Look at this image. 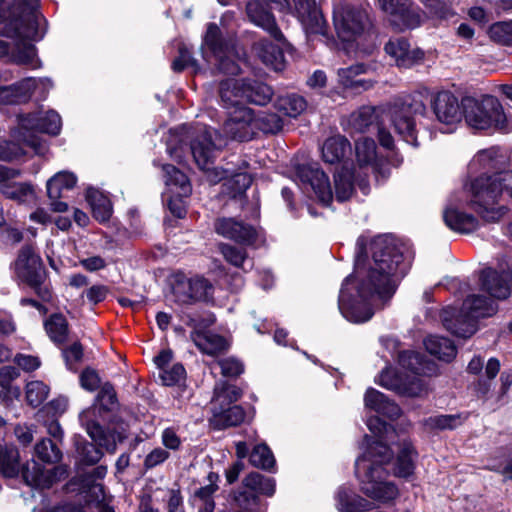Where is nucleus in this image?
Returning <instances> with one entry per match:
<instances>
[{
	"instance_id": "7",
	"label": "nucleus",
	"mask_w": 512,
	"mask_h": 512,
	"mask_svg": "<svg viewBox=\"0 0 512 512\" xmlns=\"http://www.w3.org/2000/svg\"><path fill=\"white\" fill-rule=\"evenodd\" d=\"M462 108L466 123L479 130L493 128L508 133L512 124L507 119L499 100L492 95H485L481 99L464 97Z\"/></svg>"
},
{
	"instance_id": "60",
	"label": "nucleus",
	"mask_w": 512,
	"mask_h": 512,
	"mask_svg": "<svg viewBox=\"0 0 512 512\" xmlns=\"http://www.w3.org/2000/svg\"><path fill=\"white\" fill-rule=\"evenodd\" d=\"M2 193L10 199L17 201H25L26 198L33 193V188L28 183L4 184Z\"/></svg>"
},
{
	"instance_id": "63",
	"label": "nucleus",
	"mask_w": 512,
	"mask_h": 512,
	"mask_svg": "<svg viewBox=\"0 0 512 512\" xmlns=\"http://www.w3.org/2000/svg\"><path fill=\"white\" fill-rule=\"evenodd\" d=\"M189 196H182L178 193L171 194L168 200V211L175 219H183L187 214L186 199Z\"/></svg>"
},
{
	"instance_id": "18",
	"label": "nucleus",
	"mask_w": 512,
	"mask_h": 512,
	"mask_svg": "<svg viewBox=\"0 0 512 512\" xmlns=\"http://www.w3.org/2000/svg\"><path fill=\"white\" fill-rule=\"evenodd\" d=\"M300 181L309 186L320 202L330 205L333 200V191L327 174L318 164H303L296 169Z\"/></svg>"
},
{
	"instance_id": "39",
	"label": "nucleus",
	"mask_w": 512,
	"mask_h": 512,
	"mask_svg": "<svg viewBox=\"0 0 512 512\" xmlns=\"http://www.w3.org/2000/svg\"><path fill=\"white\" fill-rule=\"evenodd\" d=\"M163 172L166 185L170 188L171 194L178 193L182 196H190L192 187L185 173L171 164L163 165Z\"/></svg>"
},
{
	"instance_id": "35",
	"label": "nucleus",
	"mask_w": 512,
	"mask_h": 512,
	"mask_svg": "<svg viewBox=\"0 0 512 512\" xmlns=\"http://www.w3.org/2000/svg\"><path fill=\"white\" fill-rule=\"evenodd\" d=\"M351 153L350 142L341 135L332 136L325 140L322 146V157L326 163L335 164L345 159Z\"/></svg>"
},
{
	"instance_id": "21",
	"label": "nucleus",
	"mask_w": 512,
	"mask_h": 512,
	"mask_svg": "<svg viewBox=\"0 0 512 512\" xmlns=\"http://www.w3.org/2000/svg\"><path fill=\"white\" fill-rule=\"evenodd\" d=\"M384 50L395 59L396 65L402 68H411L424 59V52L419 48L411 49L409 41L404 37L390 39Z\"/></svg>"
},
{
	"instance_id": "64",
	"label": "nucleus",
	"mask_w": 512,
	"mask_h": 512,
	"mask_svg": "<svg viewBox=\"0 0 512 512\" xmlns=\"http://www.w3.org/2000/svg\"><path fill=\"white\" fill-rule=\"evenodd\" d=\"M62 355L67 367L72 370L83 358V346L79 341H76L70 346L63 348Z\"/></svg>"
},
{
	"instance_id": "8",
	"label": "nucleus",
	"mask_w": 512,
	"mask_h": 512,
	"mask_svg": "<svg viewBox=\"0 0 512 512\" xmlns=\"http://www.w3.org/2000/svg\"><path fill=\"white\" fill-rule=\"evenodd\" d=\"M355 474L361 491L370 499L388 504L398 497V487L393 482L386 481L388 473L381 464H369L366 459H357Z\"/></svg>"
},
{
	"instance_id": "16",
	"label": "nucleus",
	"mask_w": 512,
	"mask_h": 512,
	"mask_svg": "<svg viewBox=\"0 0 512 512\" xmlns=\"http://www.w3.org/2000/svg\"><path fill=\"white\" fill-rule=\"evenodd\" d=\"M49 78L27 77L16 83L7 86H0V104L16 105L26 103L32 95L33 90L41 86L44 90L52 87Z\"/></svg>"
},
{
	"instance_id": "29",
	"label": "nucleus",
	"mask_w": 512,
	"mask_h": 512,
	"mask_svg": "<svg viewBox=\"0 0 512 512\" xmlns=\"http://www.w3.org/2000/svg\"><path fill=\"white\" fill-rule=\"evenodd\" d=\"M398 363L415 375L431 376L437 370L433 361L428 360L422 353L411 350L401 351L398 354Z\"/></svg>"
},
{
	"instance_id": "62",
	"label": "nucleus",
	"mask_w": 512,
	"mask_h": 512,
	"mask_svg": "<svg viewBox=\"0 0 512 512\" xmlns=\"http://www.w3.org/2000/svg\"><path fill=\"white\" fill-rule=\"evenodd\" d=\"M221 374L224 377L236 378L244 372V365L236 358L228 357L218 361Z\"/></svg>"
},
{
	"instance_id": "50",
	"label": "nucleus",
	"mask_w": 512,
	"mask_h": 512,
	"mask_svg": "<svg viewBox=\"0 0 512 512\" xmlns=\"http://www.w3.org/2000/svg\"><path fill=\"white\" fill-rule=\"evenodd\" d=\"M467 415L452 414V415H436L431 416L425 420V425L431 430H453L464 423Z\"/></svg>"
},
{
	"instance_id": "11",
	"label": "nucleus",
	"mask_w": 512,
	"mask_h": 512,
	"mask_svg": "<svg viewBox=\"0 0 512 512\" xmlns=\"http://www.w3.org/2000/svg\"><path fill=\"white\" fill-rule=\"evenodd\" d=\"M333 22L338 37L344 42L354 41L371 27L366 9L352 5L335 9Z\"/></svg>"
},
{
	"instance_id": "14",
	"label": "nucleus",
	"mask_w": 512,
	"mask_h": 512,
	"mask_svg": "<svg viewBox=\"0 0 512 512\" xmlns=\"http://www.w3.org/2000/svg\"><path fill=\"white\" fill-rule=\"evenodd\" d=\"M173 291L179 301L190 304L197 301L208 302L213 299L214 287L203 276L187 278L184 274H179L176 276Z\"/></svg>"
},
{
	"instance_id": "56",
	"label": "nucleus",
	"mask_w": 512,
	"mask_h": 512,
	"mask_svg": "<svg viewBox=\"0 0 512 512\" xmlns=\"http://www.w3.org/2000/svg\"><path fill=\"white\" fill-rule=\"evenodd\" d=\"M219 251L229 264L237 268L244 269V263L248 258V254L245 248H239L227 243H220Z\"/></svg>"
},
{
	"instance_id": "25",
	"label": "nucleus",
	"mask_w": 512,
	"mask_h": 512,
	"mask_svg": "<svg viewBox=\"0 0 512 512\" xmlns=\"http://www.w3.org/2000/svg\"><path fill=\"white\" fill-rule=\"evenodd\" d=\"M241 88L243 101L257 106L267 105L274 95L270 85L254 78H241Z\"/></svg>"
},
{
	"instance_id": "9",
	"label": "nucleus",
	"mask_w": 512,
	"mask_h": 512,
	"mask_svg": "<svg viewBox=\"0 0 512 512\" xmlns=\"http://www.w3.org/2000/svg\"><path fill=\"white\" fill-rule=\"evenodd\" d=\"M18 278L28 285L39 298L49 301L52 297L50 289L44 285L47 271L39 254L32 244L24 245L14 262Z\"/></svg>"
},
{
	"instance_id": "36",
	"label": "nucleus",
	"mask_w": 512,
	"mask_h": 512,
	"mask_svg": "<svg viewBox=\"0 0 512 512\" xmlns=\"http://www.w3.org/2000/svg\"><path fill=\"white\" fill-rule=\"evenodd\" d=\"M424 346L429 354L445 362L452 361L457 354L454 342L443 336L429 335L424 340Z\"/></svg>"
},
{
	"instance_id": "57",
	"label": "nucleus",
	"mask_w": 512,
	"mask_h": 512,
	"mask_svg": "<svg viewBox=\"0 0 512 512\" xmlns=\"http://www.w3.org/2000/svg\"><path fill=\"white\" fill-rule=\"evenodd\" d=\"M443 220L447 225L450 224H477V218L472 214L465 212L458 207L448 205L443 211Z\"/></svg>"
},
{
	"instance_id": "15",
	"label": "nucleus",
	"mask_w": 512,
	"mask_h": 512,
	"mask_svg": "<svg viewBox=\"0 0 512 512\" xmlns=\"http://www.w3.org/2000/svg\"><path fill=\"white\" fill-rule=\"evenodd\" d=\"M389 16L390 23L399 30L413 29L420 25L421 16L411 0H377Z\"/></svg>"
},
{
	"instance_id": "52",
	"label": "nucleus",
	"mask_w": 512,
	"mask_h": 512,
	"mask_svg": "<svg viewBox=\"0 0 512 512\" xmlns=\"http://www.w3.org/2000/svg\"><path fill=\"white\" fill-rule=\"evenodd\" d=\"M390 458V448L381 441H374L358 459H366L369 464L379 463L384 467V463L388 462Z\"/></svg>"
},
{
	"instance_id": "17",
	"label": "nucleus",
	"mask_w": 512,
	"mask_h": 512,
	"mask_svg": "<svg viewBox=\"0 0 512 512\" xmlns=\"http://www.w3.org/2000/svg\"><path fill=\"white\" fill-rule=\"evenodd\" d=\"M223 130L233 140H252L255 137L254 110L247 106L237 107L225 120Z\"/></svg>"
},
{
	"instance_id": "53",
	"label": "nucleus",
	"mask_w": 512,
	"mask_h": 512,
	"mask_svg": "<svg viewBox=\"0 0 512 512\" xmlns=\"http://www.w3.org/2000/svg\"><path fill=\"white\" fill-rule=\"evenodd\" d=\"M178 54V57L174 59L171 66L174 72L179 73L186 68H192L194 73L200 71L198 61L193 57V53L188 46L185 44L180 45Z\"/></svg>"
},
{
	"instance_id": "23",
	"label": "nucleus",
	"mask_w": 512,
	"mask_h": 512,
	"mask_svg": "<svg viewBox=\"0 0 512 512\" xmlns=\"http://www.w3.org/2000/svg\"><path fill=\"white\" fill-rule=\"evenodd\" d=\"M379 384L388 390L407 397H418L425 390L422 380L414 377L407 382L398 373L390 370L382 371Z\"/></svg>"
},
{
	"instance_id": "26",
	"label": "nucleus",
	"mask_w": 512,
	"mask_h": 512,
	"mask_svg": "<svg viewBox=\"0 0 512 512\" xmlns=\"http://www.w3.org/2000/svg\"><path fill=\"white\" fill-rule=\"evenodd\" d=\"M61 125V117L54 110H49L41 114H29L21 120V126L27 130L38 131L54 136L60 133Z\"/></svg>"
},
{
	"instance_id": "5",
	"label": "nucleus",
	"mask_w": 512,
	"mask_h": 512,
	"mask_svg": "<svg viewBox=\"0 0 512 512\" xmlns=\"http://www.w3.org/2000/svg\"><path fill=\"white\" fill-rule=\"evenodd\" d=\"M246 14L249 20L263 29L277 42L274 44L268 40H260L255 44V49L261 61L276 72L285 68L284 49L290 44L279 28L273 13L258 0H251L246 5Z\"/></svg>"
},
{
	"instance_id": "2",
	"label": "nucleus",
	"mask_w": 512,
	"mask_h": 512,
	"mask_svg": "<svg viewBox=\"0 0 512 512\" xmlns=\"http://www.w3.org/2000/svg\"><path fill=\"white\" fill-rule=\"evenodd\" d=\"M39 1L14 0L8 16L0 21V35L13 39V45L0 39V58L32 69L41 67L37 49L32 43L43 38L38 23Z\"/></svg>"
},
{
	"instance_id": "30",
	"label": "nucleus",
	"mask_w": 512,
	"mask_h": 512,
	"mask_svg": "<svg viewBox=\"0 0 512 512\" xmlns=\"http://www.w3.org/2000/svg\"><path fill=\"white\" fill-rule=\"evenodd\" d=\"M93 218L98 222H107L113 213V205L108 194L103 191L89 187L85 194Z\"/></svg>"
},
{
	"instance_id": "58",
	"label": "nucleus",
	"mask_w": 512,
	"mask_h": 512,
	"mask_svg": "<svg viewBox=\"0 0 512 512\" xmlns=\"http://www.w3.org/2000/svg\"><path fill=\"white\" fill-rule=\"evenodd\" d=\"M490 38L501 45H512V21L494 23L489 29Z\"/></svg>"
},
{
	"instance_id": "6",
	"label": "nucleus",
	"mask_w": 512,
	"mask_h": 512,
	"mask_svg": "<svg viewBox=\"0 0 512 512\" xmlns=\"http://www.w3.org/2000/svg\"><path fill=\"white\" fill-rule=\"evenodd\" d=\"M0 474L16 478L20 474L26 485L36 489H49L56 481L54 469L46 470L35 460L21 465L19 450L12 445H0Z\"/></svg>"
},
{
	"instance_id": "61",
	"label": "nucleus",
	"mask_w": 512,
	"mask_h": 512,
	"mask_svg": "<svg viewBox=\"0 0 512 512\" xmlns=\"http://www.w3.org/2000/svg\"><path fill=\"white\" fill-rule=\"evenodd\" d=\"M24 155L25 151L18 143L0 138V161L11 162Z\"/></svg>"
},
{
	"instance_id": "42",
	"label": "nucleus",
	"mask_w": 512,
	"mask_h": 512,
	"mask_svg": "<svg viewBox=\"0 0 512 512\" xmlns=\"http://www.w3.org/2000/svg\"><path fill=\"white\" fill-rule=\"evenodd\" d=\"M241 79H225L219 84V96L223 107L229 109L241 106L242 91Z\"/></svg>"
},
{
	"instance_id": "44",
	"label": "nucleus",
	"mask_w": 512,
	"mask_h": 512,
	"mask_svg": "<svg viewBox=\"0 0 512 512\" xmlns=\"http://www.w3.org/2000/svg\"><path fill=\"white\" fill-rule=\"evenodd\" d=\"M274 107L284 115L296 118L306 110L307 101L303 96L291 93L277 97Z\"/></svg>"
},
{
	"instance_id": "3",
	"label": "nucleus",
	"mask_w": 512,
	"mask_h": 512,
	"mask_svg": "<svg viewBox=\"0 0 512 512\" xmlns=\"http://www.w3.org/2000/svg\"><path fill=\"white\" fill-rule=\"evenodd\" d=\"M498 152L494 147L478 152L471 166L478 164L486 172L464 183L465 191L472 197L471 208L484 222H499L508 212L507 207L497 201L503 191L512 198V171L488 174V171L498 169Z\"/></svg>"
},
{
	"instance_id": "24",
	"label": "nucleus",
	"mask_w": 512,
	"mask_h": 512,
	"mask_svg": "<svg viewBox=\"0 0 512 512\" xmlns=\"http://www.w3.org/2000/svg\"><path fill=\"white\" fill-rule=\"evenodd\" d=\"M228 50V42L219 26L214 22L208 23L201 45L202 58L210 64L213 56H221L223 53H227Z\"/></svg>"
},
{
	"instance_id": "38",
	"label": "nucleus",
	"mask_w": 512,
	"mask_h": 512,
	"mask_svg": "<svg viewBox=\"0 0 512 512\" xmlns=\"http://www.w3.org/2000/svg\"><path fill=\"white\" fill-rule=\"evenodd\" d=\"M44 328L55 345L61 347L66 344L69 334V323L62 313L51 314L45 320Z\"/></svg>"
},
{
	"instance_id": "32",
	"label": "nucleus",
	"mask_w": 512,
	"mask_h": 512,
	"mask_svg": "<svg viewBox=\"0 0 512 512\" xmlns=\"http://www.w3.org/2000/svg\"><path fill=\"white\" fill-rule=\"evenodd\" d=\"M496 299L480 294L468 295L463 302V310L467 311L476 321L479 318L490 317L496 313Z\"/></svg>"
},
{
	"instance_id": "20",
	"label": "nucleus",
	"mask_w": 512,
	"mask_h": 512,
	"mask_svg": "<svg viewBox=\"0 0 512 512\" xmlns=\"http://www.w3.org/2000/svg\"><path fill=\"white\" fill-rule=\"evenodd\" d=\"M434 114L439 122L444 124H455L464 117L462 101L449 91H441L436 94L432 101Z\"/></svg>"
},
{
	"instance_id": "43",
	"label": "nucleus",
	"mask_w": 512,
	"mask_h": 512,
	"mask_svg": "<svg viewBox=\"0 0 512 512\" xmlns=\"http://www.w3.org/2000/svg\"><path fill=\"white\" fill-rule=\"evenodd\" d=\"M416 455L417 452L413 445L410 442L403 441L396 458L394 474L401 478L411 476L415 469L414 456Z\"/></svg>"
},
{
	"instance_id": "1",
	"label": "nucleus",
	"mask_w": 512,
	"mask_h": 512,
	"mask_svg": "<svg viewBox=\"0 0 512 512\" xmlns=\"http://www.w3.org/2000/svg\"><path fill=\"white\" fill-rule=\"evenodd\" d=\"M369 249L373 263L364 273L357 264L355 274L344 279L338 297L340 312L354 323L372 318L374 311L370 300L386 303L393 297L415 257L412 244L393 234L374 237Z\"/></svg>"
},
{
	"instance_id": "31",
	"label": "nucleus",
	"mask_w": 512,
	"mask_h": 512,
	"mask_svg": "<svg viewBox=\"0 0 512 512\" xmlns=\"http://www.w3.org/2000/svg\"><path fill=\"white\" fill-rule=\"evenodd\" d=\"M337 508L340 512H369L374 504L360 495L355 494L350 488L342 486L336 494Z\"/></svg>"
},
{
	"instance_id": "48",
	"label": "nucleus",
	"mask_w": 512,
	"mask_h": 512,
	"mask_svg": "<svg viewBox=\"0 0 512 512\" xmlns=\"http://www.w3.org/2000/svg\"><path fill=\"white\" fill-rule=\"evenodd\" d=\"M252 184V177L248 173H237L224 183L225 192L230 196L231 201L242 200L246 190Z\"/></svg>"
},
{
	"instance_id": "45",
	"label": "nucleus",
	"mask_w": 512,
	"mask_h": 512,
	"mask_svg": "<svg viewBox=\"0 0 512 512\" xmlns=\"http://www.w3.org/2000/svg\"><path fill=\"white\" fill-rule=\"evenodd\" d=\"M75 447L80 462L88 466L95 465L100 461L103 456V452L100 448H105L99 445L95 440L89 442L82 437L75 439Z\"/></svg>"
},
{
	"instance_id": "49",
	"label": "nucleus",
	"mask_w": 512,
	"mask_h": 512,
	"mask_svg": "<svg viewBox=\"0 0 512 512\" xmlns=\"http://www.w3.org/2000/svg\"><path fill=\"white\" fill-rule=\"evenodd\" d=\"M249 463L256 468L272 471L276 461L271 449L266 444H258L249 454Z\"/></svg>"
},
{
	"instance_id": "55",
	"label": "nucleus",
	"mask_w": 512,
	"mask_h": 512,
	"mask_svg": "<svg viewBox=\"0 0 512 512\" xmlns=\"http://www.w3.org/2000/svg\"><path fill=\"white\" fill-rule=\"evenodd\" d=\"M49 387L42 381H31L26 385V400L33 407H39L48 397Z\"/></svg>"
},
{
	"instance_id": "19",
	"label": "nucleus",
	"mask_w": 512,
	"mask_h": 512,
	"mask_svg": "<svg viewBox=\"0 0 512 512\" xmlns=\"http://www.w3.org/2000/svg\"><path fill=\"white\" fill-rule=\"evenodd\" d=\"M77 184V177L69 171H60L53 175L46 183L47 196L50 202V209L53 212L62 213L68 210V204L60 201L65 194L74 189Z\"/></svg>"
},
{
	"instance_id": "4",
	"label": "nucleus",
	"mask_w": 512,
	"mask_h": 512,
	"mask_svg": "<svg viewBox=\"0 0 512 512\" xmlns=\"http://www.w3.org/2000/svg\"><path fill=\"white\" fill-rule=\"evenodd\" d=\"M120 403L114 385L107 381L100 387L93 405L83 411L80 422L86 432L99 445L112 454L115 453L117 445L127 439L126 430L122 427L104 428L102 423H113L119 411Z\"/></svg>"
},
{
	"instance_id": "37",
	"label": "nucleus",
	"mask_w": 512,
	"mask_h": 512,
	"mask_svg": "<svg viewBox=\"0 0 512 512\" xmlns=\"http://www.w3.org/2000/svg\"><path fill=\"white\" fill-rule=\"evenodd\" d=\"M368 71L369 65L365 63H357L347 68H340L338 70L339 83L344 89L351 90L354 93H361L367 91L373 87L374 82L372 80L357 78L356 80H350L349 73L351 74L354 70Z\"/></svg>"
},
{
	"instance_id": "59",
	"label": "nucleus",
	"mask_w": 512,
	"mask_h": 512,
	"mask_svg": "<svg viewBox=\"0 0 512 512\" xmlns=\"http://www.w3.org/2000/svg\"><path fill=\"white\" fill-rule=\"evenodd\" d=\"M159 377L165 386L179 385L185 380L186 371L182 364H174L171 368L163 369Z\"/></svg>"
},
{
	"instance_id": "40",
	"label": "nucleus",
	"mask_w": 512,
	"mask_h": 512,
	"mask_svg": "<svg viewBox=\"0 0 512 512\" xmlns=\"http://www.w3.org/2000/svg\"><path fill=\"white\" fill-rule=\"evenodd\" d=\"M334 187L337 201L344 202L348 200L355 188V171L343 165L334 174Z\"/></svg>"
},
{
	"instance_id": "51",
	"label": "nucleus",
	"mask_w": 512,
	"mask_h": 512,
	"mask_svg": "<svg viewBox=\"0 0 512 512\" xmlns=\"http://www.w3.org/2000/svg\"><path fill=\"white\" fill-rule=\"evenodd\" d=\"M35 455L37 458L48 464H54L62 459V452L56 442L49 438H44L35 445Z\"/></svg>"
},
{
	"instance_id": "27",
	"label": "nucleus",
	"mask_w": 512,
	"mask_h": 512,
	"mask_svg": "<svg viewBox=\"0 0 512 512\" xmlns=\"http://www.w3.org/2000/svg\"><path fill=\"white\" fill-rule=\"evenodd\" d=\"M213 415L210 418V426L215 430H224L240 425L245 419V410L241 405H213Z\"/></svg>"
},
{
	"instance_id": "10",
	"label": "nucleus",
	"mask_w": 512,
	"mask_h": 512,
	"mask_svg": "<svg viewBox=\"0 0 512 512\" xmlns=\"http://www.w3.org/2000/svg\"><path fill=\"white\" fill-rule=\"evenodd\" d=\"M426 105L420 95L397 99L391 108V122L396 133L408 144L419 147L416 117L423 116Z\"/></svg>"
},
{
	"instance_id": "47",
	"label": "nucleus",
	"mask_w": 512,
	"mask_h": 512,
	"mask_svg": "<svg viewBox=\"0 0 512 512\" xmlns=\"http://www.w3.org/2000/svg\"><path fill=\"white\" fill-rule=\"evenodd\" d=\"M255 135L257 131L265 134H275L282 130L284 121L276 113L272 112H254Z\"/></svg>"
},
{
	"instance_id": "33",
	"label": "nucleus",
	"mask_w": 512,
	"mask_h": 512,
	"mask_svg": "<svg viewBox=\"0 0 512 512\" xmlns=\"http://www.w3.org/2000/svg\"><path fill=\"white\" fill-rule=\"evenodd\" d=\"M191 338L201 352L211 356H217L225 353L229 348V343L222 335L215 333H203L194 331Z\"/></svg>"
},
{
	"instance_id": "12",
	"label": "nucleus",
	"mask_w": 512,
	"mask_h": 512,
	"mask_svg": "<svg viewBox=\"0 0 512 512\" xmlns=\"http://www.w3.org/2000/svg\"><path fill=\"white\" fill-rule=\"evenodd\" d=\"M190 150L196 165L207 174L211 183H218L224 178V171L214 166L216 146L206 127L192 138Z\"/></svg>"
},
{
	"instance_id": "34",
	"label": "nucleus",
	"mask_w": 512,
	"mask_h": 512,
	"mask_svg": "<svg viewBox=\"0 0 512 512\" xmlns=\"http://www.w3.org/2000/svg\"><path fill=\"white\" fill-rule=\"evenodd\" d=\"M216 232L246 247H257L260 235L255 226H216Z\"/></svg>"
},
{
	"instance_id": "54",
	"label": "nucleus",
	"mask_w": 512,
	"mask_h": 512,
	"mask_svg": "<svg viewBox=\"0 0 512 512\" xmlns=\"http://www.w3.org/2000/svg\"><path fill=\"white\" fill-rule=\"evenodd\" d=\"M293 2L297 15L302 21L315 22L317 26H320L322 16L315 0H293Z\"/></svg>"
},
{
	"instance_id": "22",
	"label": "nucleus",
	"mask_w": 512,
	"mask_h": 512,
	"mask_svg": "<svg viewBox=\"0 0 512 512\" xmlns=\"http://www.w3.org/2000/svg\"><path fill=\"white\" fill-rule=\"evenodd\" d=\"M377 146L372 138L362 137L355 141L356 159L360 169L371 167L372 172L387 178L388 167L377 158Z\"/></svg>"
},
{
	"instance_id": "46",
	"label": "nucleus",
	"mask_w": 512,
	"mask_h": 512,
	"mask_svg": "<svg viewBox=\"0 0 512 512\" xmlns=\"http://www.w3.org/2000/svg\"><path fill=\"white\" fill-rule=\"evenodd\" d=\"M242 394L243 392L238 386L227 381H221L214 388L212 405H235L234 403L242 397Z\"/></svg>"
},
{
	"instance_id": "41",
	"label": "nucleus",
	"mask_w": 512,
	"mask_h": 512,
	"mask_svg": "<svg viewBox=\"0 0 512 512\" xmlns=\"http://www.w3.org/2000/svg\"><path fill=\"white\" fill-rule=\"evenodd\" d=\"M349 125L352 129L360 133L376 129L379 125L376 108L372 106H363L359 108L350 115Z\"/></svg>"
},
{
	"instance_id": "28",
	"label": "nucleus",
	"mask_w": 512,
	"mask_h": 512,
	"mask_svg": "<svg viewBox=\"0 0 512 512\" xmlns=\"http://www.w3.org/2000/svg\"><path fill=\"white\" fill-rule=\"evenodd\" d=\"M441 319L446 330L461 338H469L477 330V321L464 310L455 316H450L449 312L444 310Z\"/></svg>"
},
{
	"instance_id": "13",
	"label": "nucleus",
	"mask_w": 512,
	"mask_h": 512,
	"mask_svg": "<svg viewBox=\"0 0 512 512\" xmlns=\"http://www.w3.org/2000/svg\"><path fill=\"white\" fill-rule=\"evenodd\" d=\"M479 289L496 300H505L511 294L512 269L506 264L499 265V269L485 267L479 271Z\"/></svg>"
}]
</instances>
